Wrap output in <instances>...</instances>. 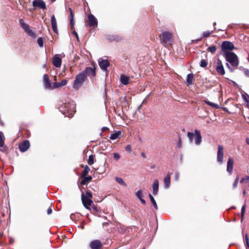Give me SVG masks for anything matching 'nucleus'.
<instances>
[{
    "label": "nucleus",
    "instance_id": "1",
    "mask_svg": "<svg viewBox=\"0 0 249 249\" xmlns=\"http://www.w3.org/2000/svg\"><path fill=\"white\" fill-rule=\"evenodd\" d=\"M224 56L228 62L226 64L227 67L231 72H233L234 70L232 67H237L239 63L238 56L232 52H226Z\"/></svg>",
    "mask_w": 249,
    "mask_h": 249
},
{
    "label": "nucleus",
    "instance_id": "2",
    "mask_svg": "<svg viewBox=\"0 0 249 249\" xmlns=\"http://www.w3.org/2000/svg\"><path fill=\"white\" fill-rule=\"evenodd\" d=\"M59 110L66 116L72 117L76 111L75 104L72 101L67 100L60 106Z\"/></svg>",
    "mask_w": 249,
    "mask_h": 249
},
{
    "label": "nucleus",
    "instance_id": "3",
    "mask_svg": "<svg viewBox=\"0 0 249 249\" xmlns=\"http://www.w3.org/2000/svg\"><path fill=\"white\" fill-rule=\"evenodd\" d=\"M195 133L188 132L187 133V136L189 139V141L190 142H192L194 138H195V143L196 145H199L201 143L202 140V137L201 136V133L197 129H195Z\"/></svg>",
    "mask_w": 249,
    "mask_h": 249
},
{
    "label": "nucleus",
    "instance_id": "4",
    "mask_svg": "<svg viewBox=\"0 0 249 249\" xmlns=\"http://www.w3.org/2000/svg\"><path fill=\"white\" fill-rule=\"evenodd\" d=\"M87 78L86 75L83 71L78 74L73 82V88L75 89L80 88L83 83L86 80Z\"/></svg>",
    "mask_w": 249,
    "mask_h": 249
},
{
    "label": "nucleus",
    "instance_id": "5",
    "mask_svg": "<svg viewBox=\"0 0 249 249\" xmlns=\"http://www.w3.org/2000/svg\"><path fill=\"white\" fill-rule=\"evenodd\" d=\"M19 24L20 27L24 30V31L32 38H35L36 37V33L35 31H32L29 27V25L26 23L23 19H20L19 20Z\"/></svg>",
    "mask_w": 249,
    "mask_h": 249
},
{
    "label": "nucleus",
    "instance_id": "6",
    "mask_svg": "<svg viewBox=\"0 0 249 249\" xmlns=\"http://www.w3.org/2000/svg\"><path fill=\"white\" fill-rule=\"evenodd\" d=\"M98 64L101 68L103 71L106 72V74L108 72V67L110 65L109 62L107 59H104L102 58H100L98 59Z\"/></svg>",
    "mask_w": 249,
    "mask_h": 249
},
{
    "label": "nucleus",
    "instance_id": "7",
    "mask_svg": "<svg viewBox=\"0 0 249 249\" xmlns=\"http://www.w3.org/2000/svg\"><path fill=\"white\" fill-rule=\"evenodd\" d=\"M221 47L224 54H225L226 52H231L230 51H232L234 49V44L231 42L228 41H223Z\"/></svg>",
    "mask_w": 249,
    "mask_h": 249
},
{
    "label": "nucleus",
    "instance_id": "8",
    "mask_svg": "<svg viewBox=\"0 0 249 249\" xmlns=\"http://www.w3.org/2000/svg\"><path fill=\"white\" fill-rule=\"evenodd\" d=\"M33 6L35 9L37 8L43 10L46 9V4L43 0H34L33 1Z\"/></svg>",
    "mask_w": 249,
    "mask_h": 249
},
{
    "label": "nucleus",
    "instance_id": "9",
    "mask_svg": "<svg viewBox=\"0 0 249 249\" xmlns=\"http://www.w3.org/2000/svg\"><path fill=\"white\" fill-rule=\"evenodd\" d=\"M171 34L168 32H164L162 33L161 41L166 44H170L171 41Z\"/></svg>",
    "mask_w": 249,
    "mask_h": 249
},
{
    "label": "nucleus",
    "instance_id": "10",
    "mask_svg": "<svg viewBox=\"0 0 249 249\" xmlns=\"http://www.w3.org/2000/svg\"><path fill=\"white\" fill-rule=\"evenodd\" d=\"M223 147L222 145H219L217 154V161L220 164L223 163Z\"/></svg>",
    "mask_w": 249,
    "mask_h": 249
},
{
    "label": "nucleus",
    "instance_id": "11",
    "mask_svg": "<svg viewBox=\"0 0 249 249\" xmlns=\"http://www.w3.org/2000/svg\"><path fill=\"white\" fill-rule=\"evenodd\" d=\"M82 71L85 74L87 77L88 75L90 77H94L96 75V70L95 67H87Z\"/></svg>",
    "mask_w": 249,
    "mask_h": 249
},
{
    "label": "nucleus",
    "instance_id": "12",
    "mask_svg": "<svg viewBox=\"0 0 249 249\" xmlns=\"http://www.w3.org/2000/svg\"><path fill=\"white\" fill-rule=\"evenodd\" d=\"M43 84L45 89L50 90L52 88L51 81L46 74L43 75Z\"/></svg>",
    "mask_w": 249,
    "mask_h": 249
},
{
    "label": "nucleus",
    "instance_id": "13",
    "mask_svg": "<svg viewBox=\"0 0 249 249\" xmlns=\"http://www.w3.org/2000/svg\"><path fill=\"white\" fill-rule=\"evenodd\" d=\"M81 198L83 204L85 208L88 210L89 209V206L93 202L91 199L88 197H84L83 194L82 195Z\"/></svg>",
    "mask_w": 249,
    "mask_h": 249
},
{
    "label": "nucleus",
    "instance_id": "14",
    "mask_svg": "<svg viewBox=\"0 0 249 249\" xmlns=\"http://www.w3.org/2000/svg\"><path fill=\"white\" fill-rule=\"evenodd\" d=\"M88 22L90 27H94L97 26L98 21L96 18L91 14L88 16Z\"/></svg>",
    "mask_w": 249,
    "mask_h": 249
},
{
    "label": "nucleus",
    "instance_id": "15",
    "mask_svg": "<svg viewBox=\"0 0 249 249\" xmlns=\"http://www.w3.org/2000/svg\"><path fill=\"white\" fill-rule=\"evenodd\" d=\"M102 247V243L99 240L92 241L89 244L91 249H100Z\"/></svg>",
    "mask_w": 249,
    "mask_h": 249
},
{
    "label": "nucleus",
    "instance_id": "16",
    "mask_svg": "<svg viewBox=\"0 0 249 249\" xmlns=\"http://www.w3.org/2000/svg\"><path fill=\"white\" fill-rule=\"evenodd\" d=\"M30 147V142L28 140L24 141L19 145V149L22 152L26 151Z\"/></svg>",
    "mask_w": 249,
    "mask_h": 249
},
{
    "label": "nucleus",
    "instance_id": "17",
    "mask_svg": "<svg viewBox=\"0 0 249 249\" xmlns=\"http://www.w3.org/2000/svg\"><path fill=\"white\" fill-rule=\"evenodd\" d=\"M53 64L56 68H60L61 66V59L58 57V54H55L53 58Z\"/></svg>",
    "mask_w": 249,
    "mask_h": 249
},
{
    "label": "nucleus",
    "instance_id": "18",
    "mask_svg": "<svg viewBox=\"0 0 249 249\" xmlns=\"http://www.w3.org/2000/svg\"><path fill=\"white\" fill-rule=\"evenodd\" d=\"M217 64L218 65L216 67L217 72L220 74L223 75L225 73V71L222 62L220 60H218Z\"/></svg>",
    "mask_w": 249,
    "mask_h": 249
},
{
    "label": "nucleus",
    "instance_id": "19",
    "mask_svg": "<svg viewBox=\"0 0 249 249\" xmlns=\"http://www.w3.org/2000/svg\"><path fill=\"white\" fill-rule=\"evenodd\" d=\"M233 165V160L231 158H230L228 160L227 166V171L230 174H231L232 173Z\"/></svg>",
    "mask_w": 249,
    "mask_h": 249
},
{
    "label": "nucleus",
    "instance_id": "20",
    "mask_svg": "<svg viewBox=\"0 0 249 249\" xmlns=\"http://www.w3.org/2000/svg\"><path fill=\"white\" fill-rule=\"evenodd\" d=\"M51 24L53 32L55 33H57L58 30L57 27V22L54 15H53L51 17Z\"/></svg>",
    "mask_w": 249,
    "mask_h": 249
},
{
    "label": "nucleus",
    "instance_id": "21",
    "mask_svg": "<svg viewBox=\"0 0 249 249\" xmlns=\"http://www.w3.org/2000/svg\"><path fill=\"white\" fill-rule=\"evenodd\" d=\"M159 181L158 179H155L153 185H152V188H153V194L154 195H156L158 193L159 190Z\"/></svg>",
    "mask_w": 249,
    "mask_h": 249
},
{
    "label": "nucleus",
    "instance_id": "22",
    "mask_svg": "<svg viewBox=\"0 0 249 249\" xmlns=\"http://www.w3.org/2000/svg\"><path fill=\"white\" fill-rule=\"evenodd\" d=\"M170 175L169 174H168L164 178V187L166 188H168L170 185Z\"/></svg>",
    "mask_w": 249,
    "mask_h": 249
},
{
    "label": "nucleus",
    "instance_id": "23",
    "mask_svg": "<svg viewBox=\"0 0 249 249\" xmlns=\"http://www.w3.org/2000/svg\"><path fill=\"white\" fill-rule=\"evenodd\" d=\"M194 80V74L193 73H189L186 79V82L188 86L193 84V80Z\"/></svg>",
    "mask_w": 249,
    "mask_h": 249
},
{
    "label": "nucleus",
    "instance_id": "24",
    "mask_svg": "<svg viewBox=\"0 0 249 249\" xmlns=\"http://www.w3.org/2000/svg\"><path fill=\"white\" fill-rule=\"evenodd\" d=\"M121 82L124 85H126L129 83V78L127 76L122 74L120 78Z\"/></svg>",
    "mask_w": 249,
    "mask_h": 249
},
{
    "label": "nucleus",
    "instance_id": "25",
    "mask_svg": "<svg viewBox=\"0 0 249 249\" xmlns=\"http://www.w3.org/2000/svg\"><path fill=\"white\" fill-rule=\"evenodd\" d=\"M69 10L70 11V25L71 27V28H73L74 27V21H73V14L72 13V11L71 8H69Z\"/></svg>",
    "mask_w": 249,
    "mask_h": 249
},
{
    "label": "nucleus",
    "instance_id": "26",
    "mask_svg": "<svg viewBox=\"0 0 249 249\" xmlns=\"http://www.w3.org/2000/svg\"><path fill=\"white\" fill-rule=\"evenodd\" d=\"M82 178V179L81 181V184L82 185H85L87 183L89 182L92 179V177L91 176H88L85 177H81Z\"/></svg>",
    "mask_w": 249,
    "mask_h": 249
},
{
    "label": "nucleus",
    "instance_id": "27",
    "mask_svg": "<svg viewBox=\"0 0 249 249\" xmlns=\"http://www.w3.org/2000/svg\"><path fill=\"white\" fill-rule=\"evenodd\" d=\"M240 183L245 184L246 186L249 187V176H246L240 180Z\"/></svg>",
    "mask_w": 249,
    "mask_h": 249
},
{
    "label": "nucleus",
    "instance_id": "28",
    "mask_svg": "<svg viewBox=\"0 0 249 249\" xmlns=\"http://www.w3.org/2000/svg\"><path fill=\"white\" fill-rule=\"evenodd\" d=\"M121 134V132L120 131H115L114 133L110 135V139L112 140H116L118 138Z\"/></svg>",
    "mask_w": 249,
    "mask_h": 249
},
{
    "label": "nucleus",
    "instance_id": "29",
    "mask_svg": "<svg viewBox=\"0 0 249 249\" xmlns=\"http://www.w3.org/2000/svg\"><path fill=\"white\" fill-rule=\"evenodd\" d=\"M149 197L150 201H151V203H152L153 206L154 207L155 209L156 210H158V207L157 203H156L154 198L153 197V196H152V195L151 194H149Z\"/></svg>",
    "mask_w": 249,
    "mask_h": 249
},
{
    "label": "nucleus",
    "instance_id": "30",
    "mask_svg": "<svg viewBox=\"0 0 249 249\" xmlns=\"http://www.w3.org/2000/svg\"><path fill=\"white\" fill-rule=\"evenodd\" d=\"M90 168L88 165H86L83 172L81 174V177H85L87 174L89 172Z\"/></svg>",
    "mask_w": 249,
    "mask_h": 249
},
{
    "label": "nucleus",
    "instance_id": "31",
    "mask_svg": "<svg viewBox=\"0 0 249 249\" xmlns=\"http://www.w3.org/2000/svg\"><path fill=\"white\" fill-rule=\"evenodd\" d=\"M205 102L210 106L214 107L215 108L218 109L220 107L219 106L218 104L212 103L209 101H205Z\"/></svg>",
    "mask_w": 249,
    "mask_h": 249
},
{
    "label": "nucleus",
    "instance_id": "32",
    "mask_svg": "<svg viewBox=\"0 0 249 249\" xmlns=\"http://www.w3.org/2000/svg\"><path fill=\"white\" fill-rule=\"evenodd\" d=\"M4 137L3 133L0 132V147H4Z\"/></svg>",
    "mask_w": 249,
    "mask_h": 249
},
{
    "label": "nucleus",
    "instance_id": "33",
    "mask_svg": "<svg viewBox=\"0 0 249 249\" xmlns=\"http://www.w3.org/2000/svg\"><path fill=\"white\" fill-rule=\"evenodd\" d=\"M116 181L121 185H122L124 186H126V184L124 181L123 179L119 177L115 178Z\"/></svg>",
    "mask_w": 249,
    "mask_h": 249
},
{
    "label": "nucleus",
    "instance_id": "34",
    "mask_svg": "<svg viewBox=\"0 0 249 249\" xmlns=\"http://www.w3.org/2000/svg\"><path fill=\"white\" fill-rule=\"evenodd\" d=\"M216 47L215 46H211L208 47V50L212 54L214 53L216 51Z\"/></svg>",
    "mask_w": 249,
    "mask_h": 249
},
{
    "label": "nucleus",
    "instance_id": "35",
    "mask_svg": "<svg viewBox=\"0 0 249 249\" xmlns=\"http://www.w3.org/2000/svg\"><path fill=\"white\" fill-rule=\"evenodd\" d=\"M37 43L38 45V46L42 48L44 45V41L43 38L41 37H39L37 40Z\"/></svg>",
    "mask_w": 249,
    "mask_h": 249
},
{
    "label": "nucleus",
    "instance_id": "36",
    "mask_svg": "<svg viewBox=\"0 0 249 249\" xmlns=\"http://www.w3.org/2000/svg\"><path fill=\"white\" fill-rule=\"evenodd\" d=\"M136 196L139 198V199L142 198L143 196V192L142 190H138L136 193Z\"/></svg>",
    "mask_w": 249,
    "mask_h": 249
},
{
    "label": "nucleus",
    "instance_id": "37",
    "mask_svg": "<svg viewBox=\"0 0 249 249\" xmlns=\"http://www.w3.org/2000/svg\"><path fill=\"white\" fill-rule=\"evenodd\" d=\"M88 163L89 165H91L94 163V157L92 155H90L88 160Z\"/></svg>",
    "mask_w": 249,
    "mask_h": 249
},
{
    "label": "nucleus",
    "instance_id": "38",
    "mask_svg": "<svg viewBox=\"0 0 249 249\" xmlns=\"http://www.w3.org/2000/svg\"><path fill=\"white\" fill-rule=\"evenodd\" d=\"M239 176H237L236 178L232 184V189H234L237 187L238 182H239Z\"/></svg>",
    "mask_w": 249,
    "mask_h": 249
},
{
    "label": "nucleus",
    "instance_id": "39",
    "mask_svg": "<svg viewBox=\"0 0 249 249\" xmlns=\"http://www.w3.org/2000/svg\"><path fill=\"white\" fill-rule=\"evenodd\" d=\"M208 63L205 59H202L200 61V66L202 68H205L207 67Z\"/></svg>",
    "mask_w": 249,
    "mask_h": 249
},
{
    "label": "nucleus",
    "instance_id": "40",
    "mask_svg": "<svg viewBox=\"0 0 249 249\" xmlns=\"http://www.w3.org/2000/svg\"><path fill=\"white\" fill-rule=\"evenodd\" d=\"M245 209H246V205H244L243 206H242V208H241V220H242L244 218V214H245Z\"/></svg>",
    "mask_w": 249,
    "mask_h": 249
},
{
    "label": "nucleus",
    "instance_id": "41",
    "mask_svg": "<svg viewBox=\"0 0 249 249\" xmlns=\"http://www.w3.org/2000/svg\"><path fill=\"white\" fill-rule=\"evenodd\" d=\"M60 87L59 83L57 82H54L53 83V85H52V88L51 89H53Z\"/></svg>",
    "mask_w": 249,
    "mask_h": 249
},
{
    "label": "nucleus",
    "instance_id": "42",
    "mask_svg": "<svg viewBox=\"0 0 249 249\" xmlns=\"http://www.w3.org/2000/svg\"><path fill=\"white\" fill-rule=\"evenodd\" d=\"M213 32V31H205L203 33V37H208Z\"/></svg>",
    "mask_w": 249,
    "mask_h": 249
},
{
    "label": "nucleus",
    "instance_id": "43",
    "mask_svg": "<svg viewBox=\"0 0 249 249\" xmlns=\"http://www.w3.org/2000/svg\"><path fill=\"white\" fill-rule=\"evenodd\" d=\"M68 81L66 79H63L61 82L59 83L60 87H62L66 85Z\"/></svg>",
    "mask_w": 249,
    "mask_h": 249
},
{
    "label": "nucleus",
    "instance_id": "44",
    "mask_svg": "<svg viewBox=\"0 0 249 249\" xmlns=\"http://www.w3.org/2000/svg\"><path fill=\"white\" fill-rule=\"evenodd\" d=\"M246 243L247 245V249H249V239L247 234L245 236Z\"/></svg>",
    "mask_w": 249,
    "mask_h": 249
},
{
    "label": "nucleus",
    "instance_id": "45",
    "mask_svg": "<svg viewBox=\"0 0 249 249\" xmlns=\"http://www.w3.org/2000/svg\"><path fill=\"white\" fill-rule=\"evenodd\" d=\"M92 193L90 191H87L86 193V196L84 197H88L91 198L92 197Z\"/></svg>",
    "mask_w": 249,
    "mask_h": 249
},
{
    "label": "nucleus",
    "instance_id": "46",
    "mask_svg": "<svg viewBox=\"0 0 249 249\" xmlns=\"http://www.w3.org/2000/svg\"><path fill=\"white\" fill-rule=\"evenodd\" d=\"M113 156L115 159L118 160L120 158V156L118 153H114Z\"/></svg>",
    "mask_w": 249,
    "mask_h": 249
},
{
    "label": "nucleus",
    "instance_id": "47",
    "mask_svg": "<svg viewBox=\"0 0 249 249\" xmlns=\"http://www.w3.org/2000/svg\"><path fill=\"white\" fill-rule=\"evenodd\" d=\"M72 34L75 36V37L76 38L77 40L78 41H79V36H78V34L77 33V32L76 31H74L72 32Z\"/></svg>",
    "mask_w": 249,
    "mask_h": 249
},
{
    "label": "nucleus",
    "instance_id": "48",
    "mask_svg": "<svg viewBox=\"0 0 249 249\" xmlns=\"http://www.w3.org/2000/svg\"><path fill=\"white\" fill-rule=\"evenodd\" d=\"M179 174L178 172H176L175 174V179L178 180L179 178Z\"/></svg>",
    "mask_w": 249,
    "mask_h": 249
},
{
    "label": "nucleus",
    "instance_id": "49",
    "mask_svg": "<svg viewBox=\"0 0 249 249\" xmlns=\"http://www.w3.org/2000/svg\"><path fill=\"white\" fill-rule=\"evenodd\" d=\"M244 73H245V74L249 77V70L247 69H245L244 70Z\"/></svg>",
    "mask_w": 249,
    "mask_h": 249
},
{
    "label": "nucleus",
    "instance_id": "50",
    "mask_svg": "<svg viewBox=\"0 0 249 249\" xmlns=\"http://www.w3.org/2000/svg\"><path fill=\"white\" fill-rule=\"evenodd\" d=\"M125 150H126L127 151L131 152V147L130 145H127L125 147Z\"/></svg>",
    "mask_w": 249,
    "mask_h": 249
},
{
    "label": "nucleus",
    "instance_id": "51",
    "mask_svg": "<svg viewBox=\"0 0 249 249\" xmlns=\"http://www.w3.org/2000/svg\"><path fill=\"white\" fill-rule=\"evenodd\" d=\"M52 213V209L51 207H49L48 209H47V214H51Z\"/></svg>",
    "mask_w": 249,
    "mask_h": 249
},
{
    "label": "nucleus",
    "instance_id": "52",
    "mask_svg": "<svg viewBox=\"0 0 249 249\" xmlns=\"http://www.w3.org/2000/svg\"><path fill=\"white\" fill-rule=\"evenodd\" d=\"M139 200L141 201L142 204L145 205L146 204L145 201L142 198L140 199Z\"/></svg>",
    "mask_w": 249,
    "mask_h": 249
},
{
    "label": "nucleus",
    "instance_id": "53",
    "mask_svg": "<svg viewBox=\"0 0 249 249\" xmlns=\"http://www.w3.org/2000/svg\"><path fill=\"white\" fill-rule=\"evenodd\" d=\"M243 97V99H244V100L247 102V103H248L249 102V101L248 100V99L246 97L245 95H242Z\"/></svg>",
    "mask_w": 249,
    "mask_h": 249
},
{
    "label": "nucleus",
    "instance_id": "54",
    "mask_svg": "<svg viewBox=\"0 0 249 249\" xmlns=\"http://www.w3.org/2000/svg\"><path fill=\"white\" fill-rule=\"evenodd\" d=\"M141 155L142 158H143L144 159H145L146 158V155L144 153L142 152Z\"/></svg>",
    "mask_w": 249,
    "mask_h": 249
},
{
    "label": "nucleus",
    "instance_id": "55",
    "mask_svg": "<svg viewBox=\"0 0 249 249\" xmlns=\"http://www.w3.org/2000/svg\"><path fill=\"white\" fill-rule=\"evenodd\" d=\"M108 129V128L107 127H103L102 128V132H104L105 131H106V130Z\"/></svg>",
    "mask_w": 249,
    "mask_h": 249
},
{
    "label": "nucleus",
    "instance_id": "56",
    "mask_svg": "<svg viewBox=\"0 0 249 249\" xmlns=\"http://www.w3.org/2000/svg\"><path fill=\"white\" fill-rule=\"evenodd\" d=\"M246 142H247L248 144H249V138H247L246 139Z\"/></svg>",
    "mask_w": 249,
    "mask_h": 249
},
{
    "label": "nucleus",
    "instance_id": "57",
    "mask_svg": "<svg viewBox=\"0 0 249 249\" xmlns=\"http://www.w3.org/2000/svg\"><path fill=\"white\" fill-rule=\"evenodd\" d=\"M243 195H245L246 194V192L245 189L243 190Z\"/></svg>",
    "mask_w": 249,
    "mask_h": 249
},
{
    "label": "nucleus",
    "instance_id": "58",
    "mask_svg": "<svg viewBox=\"0 0 249 249\" xmlns=\"http://www.w3.org/2000/svg\"><path fill=\"white\" fill-rule=\"evenodd\" d=\"M0 151H2V152H5V148H4V149H0Z\"/></svg>",
    "mask_w": 249,
    "mask_h": 249
},
{
    "label": "nucleus",
    "instance_id": "59",
    "mask_svg": "<svg viewBox=\"0 0 249 249\" xmlns=\"http://www.w3.org/2000/svg\"><path fill=\"white\" fill-rule=\"evenodd\" d=\"M216 22H214V23H213V26H215L216 25Z\"/></svg>",
    "mask_w": 249,
    "mask_h": 249
},
{
    "label": "nucleus",
    "instance_id": "60",
    "mask_svg": "<svg viewBox=\"0 0 249 249\" xmlns=\"http://www.w3.org/2000/svg\"><path fill=\"white\" fill-rule=\"evenodd\" d=\"M52 2L55 1L56 0H51Z\"/></svg>",
    "mask_w": 249,
    "mask_h": 249
},
{
    "label": "nucleus",
    "instance_id": "61",
    "mask_svg": "<svg viewBox=\"0 0 249 249\" xmlns=\"http://www.w3.org/2000/svg\"><path fill=\"white\" fill-rule=\"evenodd\" d=\"M141 106H142V105H141L139 107V108H141Z\"/></svg>",
    "mask_w": 249,
    "mask_h": 249
},
{
    "label": "nucleus",
    "instance_id": "62",
    "mask_svg": "<svg viewBox=\"0 0 249 249\" xmlns=\"http://www.w3.org/2000/svg\"><path fill=\"white\" fill-rule=\"evenodd\" d=\"M45 66H46V65H44L43 66V67H44V68H45Z\"/></svg>",
    "mask_w": 249,
    "mask_h": 249
}]
</instances>
